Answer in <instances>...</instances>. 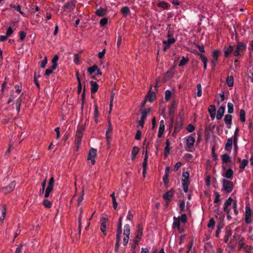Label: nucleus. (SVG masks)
<instances>
[{"instance_id": "f257e3e1", "label": "nucleus", "mask_w": 253, "mask_h": 253, "mask_svg": "<svg viewBox=\"0 0 253 253\" xmlns=\"http://www.w3.org/2000/svg\"><path fill=\"white\" fill-rule=\"evenodd\" d=\"M187 221V217L186 214L182 213L178 217H173L172 228L177 229L179 233L183 232L185 229V224Z\"/></svg>"}, {"instance_id": "f03ea898", "label": "nucleus", "mask_w": 253, "mask_h": 253, "mask_svg": "<svg viewBox=\"0 0 253 253\" xmlns=\"http://www.w3.org/2000/svg\"><path fill=\"white\" fill-rule=\"evenodd\" d=\"M234 211L235 215L238 213L237 209V203L231 198H229L224 203L223 206V210L227 214V218L230 219L231 218L230 214L232 213V210Z\"/></svg>"}, {"instance_id": "7ed1b4c3", "label": "nucleus", "mask_w": 253, "mask_h": 253, "mask_svg": "<svg viewBox=\"0 0 253 253\" xmlns=\"http://www.w3.org/2000/svg\"><path fill=\"white\" fill-rule=\"evenodd\" d=\"M46 181V179H45L44 180V181L42 182V189L40 191V194H43L44 191L45 190L44 197L47 198L49 197L50 192L53 190V189L54 182V180L53 177L52 176L49 179V180L48 182L47 186L46 188H45Z\"/></svg>"}, {"instance_id": "20e7f679", "label": "nucleus", "mask_w": 253, "mask_h": 253, "mask_svg": "<svg viewBox=\"0 0 253 253\" xmlns=\"http://www.w3.org/2000/svg\"><path fill=\"white\" fill-rule=\"evenodd\" d=\"M85 129L84 126H78L77 130L76 138L75 140L76 151H78L80 148V143L82 140V138L83 135L84 131Z\"/></svg>"}, {"instance_id": "39448f33", "label": "nucleus", "mask_w": 253, "mask_h": 253, "mask_svg": "<svg viewBox=\"0 0 253 253\" xmlns=\"http://www.w3.org/2000/svg\"><path fill=\"white\" fill-rule=\"evenodd\" d=\"M123 234L124 236L123 239V244L125 246H126L128 242L130 235V227L128 224H126L124 226Z\"/></svg>"}, {"instance_id": "423d86ee", "label": "nucleus", "mask_w": 253, "mask_h": 253, "mask_svg": "<svg viewBox=\"0 0 253 253\" xmlns=\"http://www.w3.org/2000/svg\"><path fill=\"white\" fill-rule=\"evenodd\" d=\"M223 190L227 193H230L232 191L233 188V182L227 180H222Z\"/></svg>"}, {"instance_id": "0eeeda50", "label": "nucleus", "mask_w": 253, "mask_h": 253, "mask_svg": "<svg viewBox=\"0 0 253 253\" xmlns=\"http://www.w3.org/2000/svg\"><path fill=\"white\" fill-rule=\"evenodd\" d=\"M195 139L194 137L191 136L187 137L186 140V144L187 147V150L188 151H192L194 149L193 146L195 143Z\"/></svg>"}, {"instance_id": "6e6552de", "label": "nucleus", "mask_w": 253, "mask_h": 253, "mask_svg": "<svg viewBox=\"0 0 253 253\" xmlns=\"http://www.w3.org/2000/svg\"><path fill=\"white\" fill-rule=\"evenodd\" d=\"M245 221L247 224H250L252 221V212L249 206L245 208Z\"/></svg>"}, {"instance_id": "1a4fd4ad", "label": "nucleus", "mask_w": 253, "mask_h": 253, "mask_svg": "<svg viewBox=\"0 0 253 253\" xmlns=\"http://www.w3.org/2000/svg\"><path fill=\"white\" fill-rule=\"evenodd\" d=\"M246 48V45L245 43L239 42L237 45L236 50L234 52V55L235 56H237L241 54L242 51L244 50Z\"/></svg>"}, {"instance_id": "9d476101", "label": "nucleus", "mask_w": 253, "mask_h": 253, "mask_svg": "<svg viewBox=\"0 0 253 253\" xmlns=\"http://www.w3.org/2000/svg\"><path fill=\"white\" fill-rule=\"evenodd\" d=\"M97 156V151L95 149L91 148L88 153L87 160L90 161L91 164L94 165L95 163V159Z\"/></svg>"}, {"instance_id": "9b49d317", "label": "nucleus", "mask_w": 253, "mask_h": 253, "mask_svg": "<svg viewBox=\"0 0 253 253\" xmlns=\"http://www.w3.org/2000/svg\"><path fill=\"white\" fill-rule=\"evenodd\" d=\"M15 185L16 183L14 181H13L12 182H11L8 186H6L5 187H3L2 188V192L4 194L9 193L14 189V188L15 187Z\"/></svg>"}, {"instance_id": "f8f14e48", "label": "nucleus", "mask_w": 253, "mask_h": 253, "mask_svg": "<svg viewBox=\"0 0 253 253\" xmlns=\"http://www.w3.org/2000/svg\"><path fill=\"white\" fill-rule=\"evenodd\" d=\"M188 205V202H187V205H186L184 200L181 201L179 204L180 212H185L189 211Z\"/></svg>"}, {"instance_id": "ddd939ff", "label": "nucleus", "mask_w": 253, "mask_h": 253, "mask_svg": "<svg viewBox=\"0 0 253 253\" xmlns=\"http://www.w3.org/2000/svg\"><path fill=\"white\" fill-rule=\"evenodd\" d=\"M165 130V122L164 120H161L160 122V126L159 128V131L158 133V136L159 138H161Z\"/></svg>"}, {"instance_id": "4468645a", "label": "nucleus", "mask_w": 253, "mask_h": 253, "mask_svg": "<svg viewBox=\"0 0 253 253\" xmlns=\"http://www.w3.org/2000/svg\"><path fill=\"white\" fill-rule=\"evenodd\" d=\"M107 221V219L106 218L102 217L101 218L100 230L103 233L104 235H106L107 234L106 231Z\"/></svg>"}, {"instance_id": "2eb2a0df", "label": "nucleus", "mask_w": 253, "mask_h": 253, "mask_svg": "<svg viewBox=\"0 0 253 253\" xmlns=\"http://www.w3.org/2000/svg\"><path fill=\"white\" fill-rule=\"evenodd\" d=\"M219 51L218 50H214L213 52V59L211 61V64L213 68H214L216 64V62L218 60V57L219 55Z\"/></svg>"}, {"instance_id": "dca6fc26", "label": "nucleus", "mask_w": 253, "mask_h": 253, "mask_svg": "<svg viewBox=\"0 0 253 253\" xmlns=\"http://www.w3.org/2000/svg\"><path fill=\"white\" fill-rule=\"evenodd\" d=\"M0 211L1 214L0 216V220L1 221V222L2 223L3 220L5 218L6 211V205L5 204H2L0 206Z\"/></svg>"}, {"instance_id": "f3484780", "label": "nucleus", "mask_w": 253, "mask_h": 253, "mask_svg": "<svg viewBox=\"0 0 253 253\" xmlns=\"http://www.w3.org/2000/svg\"><path fill=\"white\" fill-rule=\"evenodd\" d=\"M152 87L150 89V91L147 94L145 97V101H148L152 102L155 98V93L153 91H151Z\"/></svg>"}, {"instance_id": "a211bd4d", "label": "nucleus", "mask_w": 253, "mask_h": 253, "mask_svg": "<svg viewBox=\"0 0 253 253\" xmlns=\"http://www.w3.org/2000/svg\"><path fill=\"white\" fill-rule=\"evenodd\" d=\"M225 112V107L223 106H221L219 108L217 115H216V119L217 120H220L222 118L223 114Z\"/></svg>"}, {"instance_id": "6ab92c4d", "label": "nucleus", "mask_w": 253, "mask_h": 253, "mask_svg": "<svg viewBox=\"0 0 253 253\" xmlns=\"http://www.w3.org/2000/svg\"><path fill=\"white\" fill-rule=\"evenodd\" d=\"M233 140L232 138H228L226 143L225 149L227 151H231L232 147Z\"/></svg>"}, {"instance_id": "aec40b11", "label": "nucleus", "mask_w": 253, "mask_h": 253, "mask_svg": "<svg viewBox=\"0 0 253 253\" xmlns=\"http://www.w3.org/2000/svg\"><path fill=\"white\" fill-rule=\"evenodd\" d=\"M209 114L211 118H214L215 116V107L214 105H210L208 109Z\"/></svg>"}, {"instance_id": "412c9836", "label": "nucleus", "mask_w": 253, "mask_h": 253, "mask_svg": "<svg viewBox=\"0 0 253 253\" xmlns=\"http://www.w3.org/2000/svg\"><path fill=\"white\" fill-rule=\"evenodd\" d=\"M182 184H189V173L188 172H183L182 173Z\"/></svg>"}, {"instance_id": "4be33fe9", "label": "nucleus", "mask_w": 253, "mask_h": 253, "mask_svg": "<svg viewBox=\"0 0 253 253\" xmlns=\"http://www.w3.org/2000/svg\"><path fill=\"white\" fill-rule=\"evenodd\" d=\"M158 6L164 9H168L170 5L164 1H160L159 2Z\"/></svg>"}, {"instance_id": "5701e85b", "label": "nucleus", "mask_w": 253, "mask_h": 253, "mask_svg": "<svg viewBox=\"0 0 253 253\" xmlns=\"http://www.w3.org/2000/svg\"><path fill=\"white\" fill-rule=\"evenodd\" d=\"M91 84V93H95L98 89V85L97 84L93 81L90 82Z\"/></svg>"}, {"instance_id": "b1692460", "label": "nucleus", "mask_w": 253, "mask_h": 253, "mask_svg": "<svg viewBox=\"0 0 253 253\" xmlns=\"http://www.w3.org/2000/svg\"><path fill=\"white\" fill-rule=\"evenodd\" d=\"M139 151V148L136 146H134L132 148V151H131V159L132 160H134L135 158V156L138 154V152Z\"/></svg>"}, {"instance_id": "393cba45", "label": "nucleus", "mask_w": 253, "mask_h": 253, "mask_svg": "<svg viewBox=\"0 0 253 253\" xmlns=\"http://www.w3.org/2000/svg\"><path fill=\"white\" fill-rule=\"evenodd\" d=\"M173 195V192L172 190H170L167 192L164 195L163 198L165 200H169Z\"/></svg>"}, {"instance_id": "a878e982", "label": "nucleus", "mask_w": 253, "mask_h": 253, "mask_svg": "<svg viewBox=\"0 0 253 253\" xmlns=\"http://www.w3.org/2000/svg\"><path fill=\"white\" fill-rule=\"evenodd\" d=\"M58 59H59L58 56L57 55H54V57H53V58L52 59V65L51 66V68H52V69H55L56 68L57 66V62Z\"/></svg>"}, {"instance_id": "bb28decb", "label": "nucleus", "mask_w": 253, "mask_h": 253, "mask_svg": "<svg viewBox=\"0 0 253 253\" xmlns=\"http://www.w3.org/2000/svg\"><path fill=\"white\" fill-rule=\"evenodd\" d=\"M106 9L103 8H100L96 10V14L99 16H103L105 15Z\"/></svg>"}, {"instance_id": "cd10ccee", "label": "nucleus", "mask_w": 253, "mask_h": 253, "mask_svg": "<svg viewBox=\"0 0 253 253\" xmlns=\"http://www.w3.org/2000/svg\"><path fill=\"white\" fill-rule=\"evenodd\" d=\"M226 84L228 86H233L234 84V79L233 76H228L226 79Z\"/></svg>"}, {"instance_id": "c85d7f7f", "label": "nucleus", "mask_w": 253, "mask_h": 253, "mask_svg": "<svg viewBox=\"0 0 253 253\" xmlns=\"http://www.w3.org/2000/svg\"><path fill=\"white\" fill-rule=\"evenodd\" d=\"M150 111H151V109L150 108H149V109H148L147 110H144L142 112L141 120H143V121H145L148 114L150 112Z\"/></svg>"}, {"instance_id": "c756f323", "label": "nucleus", "mask_w": 253, "mask_h": 253, "mask_svg": "<svg viewBox=\"0 0 253 253\" xmlns=\"http://www.w3.org/2000/svg\"><path fill=\"white\" fill-rule=\"evenodd\" d=\"M201 58V60L202 61V62H203V64H204V68L205 70H206L207 69V62H208V59L203 54H199Z\"/></svg>"}, {"instance_id": "7c9ffc66", "label": "nucleus", "mask_w": 253, "mask_h": 253, "mask_svg": "<svg viewBox=\"0 0 253 253\" xmlns=\"http://www.w3.org/2000/svg\"><path fill=\"white\" fill-rule=\"evenodd\" d=\"M112 128L109 123L106 132V137L108 140L111 137Z\"/></svg>"}, {"instance_id": "2f4dec72", "label": "nucleus", "mask_w": 253, "mask_h": 253, "mask_svg": "<svg viewBox=\"0 0 253 253\" xmlns=\"http://www.w3.org/2000/svg\"><path fill=\"white\" fill-rule=\"evenodd\" d=\"M232 117L231 115H226L224 117L225 123L227 125H230L232 123Z\"/></svg>"}, {"instance_id": "473e14b6", "label": "nucleus", "mask_w": 253, "mask_h": 253, "mask_svg": "<svg viewBox=\"0 0 253 253\" xmlns=\"http://www.w3.org/2000/svg\"><path fill=\"white\" fill-rule=\"evenodd\" d=\"M10 7L14 8L17 11H18L21 14H22L23 16H25V13L21 10V6L20 5H16L15 4H12L10 5Z\"/></svg>"}, {"instance_id": "72a5a7b5", "label": "nucleus", "mask_w": 253, "mask_h": 253, "mask_svg": "<svg viewBox=\"0 0 253 253\" xmlns=\"http://www.w3.org/2000/svg\"><path fill=\"white\" fill-rule=\"evenodd\" d=\"M216 98L218 104L222 102L225 99L224 93H220L218 95L216 96Z\"/></svg>"}, {"instance_id": "f704fd0d", "label": "nucleus", "mask_w": 253, "mask_h": 253, "mask_svg": "<svg viewBox=\"0 0 253 253\" xmlns=\"http://www.w3.org/2000/svg\"><path fill=\"white\" fill-rule=\"evenodd\" d=\"M143 228L141 225L138 226V229L136 236L138 238H141L142 236Z\"/></svg>"}, {"instance_id": "c9c22d12", "label": "nucleus", "mask_w": 253, "mask_h": 253, "mask_svg": "<svg viewBox=\"0 0 253 253\" xmlns=\"http://www.w3.org/2000/svg\"><path fill=\"white\" fill-rule=\"evenodd\" d=\"M233 174V170L231 169H229L227 170L224 176L227 178L230 179L232 177Z\"/></svg>"}, {"instance_id": "e433bc0d", "label": "nucleus", "mask_w": 253, "mask_h": 253, "mask_svg": "<svg viewBox=\"0 0 253 253\" xmlns=\"http://www.w3.org/2000/svg\"><path fill=\"white\" fill-rule=\"evenodd\" d=\"M233 47L232 45H229L228 47L225 50L224 54L226 57L229 56V55L232 52Z\"/></svg>"}, {"instance_id": "4c0bfd02", "label": "nucleus", "mask_w": 253, "mask_h": 253, "mask_svg": "<svg viewBox=\"0 0 253 253\" xmlns=\"http://www.w3.org/2000/svg\"><path fill=\"white\" fill-rule=\"evenodd\" d=\"M97 66L96 65H94L92 66V67H90L87 69V72L89 74H92L95 71L97 70Z\"/></svg>"}, {"instance_id": "58836bf2", "label": "nucleus", "mask_w": 253, "mask_h": 253, "mask_svg": "<svg viewBox=\"0 0 253 253\" xmlns=\"http://www.w3.org/2000/svg\"><path fill=\"white\" fill-rule=\"evenodd\" d=\"M121 11L123 15L125 16L127 15L130 12L129 8L127 6L122 7Z\"/></svg>"}, {"instance_id": "ea45409f", "label": "nucleus", "mask_w": 253, "mask_h": 253, "mask_svg": "<svg viewBox=\"0 0 253 253\" xmlns=\"http://www.w3.org/2000/svg\"><path fill=\"white\" fill-rule=\"evenodd\" d=\"M231 160L230 157L227 154H224L222 156V161L223 163H227Z\"/></svg>"}, {"instance_id": "a19ab883", "label": "nucleus", "mask_w": 253, "mask_h": 253, "mask_svg": "<svg viewBox=\"0 0 253 253\" xmlns=\"http://www.w3.org/2000/svg\"><path fill=\"white\" fill-rule=\"evenodd\" d=\"M240 116L241 121L242 122H245V121H246L245 112L244 110L242 109L240 110Z\"/></svg>"}, {"instance_id": "79ce46f5", "label": "nucleus", "mask_w": 253, "mask_h": 253, "mask_svg": "<svg viewBox=\"0 0 253 253\" xmlns=\"http://www.w3.org/2000/svg\"><path fill=\"white\" fill-rule=\"evenodd\" d=\"M228 107V113L229 114H232L233 112V104L232 103L228 102L227 104Z\"/></svg>"}, {"instance_id": "37998d69", "label": "nucleus", "mask_w": 253, "mask_h": 253, "mask_svg": "<svg viewBox=\"0 0 253 253\" xmlns=\"http://www.w3.org/2000/svg\"><path fill=\"white\" fill-rule=\"evenodd\" d=\"M248 163V160L243 159L241 161V164L240 165V166H239L240 168L241 169H244L245 168V167L247 165Z\"/></svg>"}, {"instance_id": "c03bdc74", "label": "nucleus", "mask_w": 253, "mask_h": 253, "mask_svg": "<svg viewBox=\"0 0 253 253\" xmlns=\"http://www.w3.org/2000/svg\"><path fill=\"white\" fill-rule=\"evenodd\" d=\"M188 60L187 58H186L184 56H183L182 59L179 61V66H182L184 65L188 62Z\"/></svg>"}, {"instance_id": "a18cd8bd", "label": "nucleus", "mask_w": 253, "mask_h": 253, "mask_svg": "<svg viewBox=\"0 0 253 253\" xmlns=\"http://www.w3.org/2000/svg\"><path fill=\"white\" fill-rule=\"evenodd\" d=\"M43 205L45 208H49L51 207V202L47 200H44L43 201Z\"/></svg>"}, {"instance_id": "49530a36", "label": "nucleus", "mask_w": 253, "mask_h": 253, "mask_svg": "<svg viewBox=\"0 0 253 253\" xmlns=\"http://www.w3.org/2000/svg\"><path fill=\"white\" fill-rule=\"evenodd\" d=\"M175 40L174 38H170L168 39L167 41H164L163 42L164 44H167L169 45L170 44L173 43L175 42Z\"/></svg>"}, {"instance_id": "de8ad7c7", "label": "nucleus", "mask_w": 253, "mask_h": 253, "mask_svg": "<svg viewBox=\"0 0 253 253\" xmlns=\"http://www.w3.org/2000/svg\"><path fill=\"white\" fill-rule=\"evenodd\" d=\"M84 188H83L82 195L78 199V206H79L81 204V203L84 199Z\"/></svg>"}, {"instance_id": "09e8293b", "label": "nucleus", "mask_w": 253, "mask_h": 253, "mask_svg": "<svg viewBox=\"0 0 253 253\" xmlns=\"http://www.w3.org/2000/svg\"><path fill=\"white\" fill-rule=\"evenodd\" d=\"M202 94V86L200 84L197 85V95L198 96H201Z\"/></svg>"}, {"instance_id": "8fccbe9b", "label": "nucleus", "mask_w": 253, "mask_h": 253, "mask_svg": "<svg viewBox=\"0 0 253 253\" xmlns=\"http://www.w3.org/2000/svg\"><path fill=\"white\" fill-rule=\"evenodd\" d=\"M171 96V92L170 90H167L165 92V99L167 100H169Z\"/></svg>"}, {"instance_id": "3c124183", "label": "nucleus", "mask_w": 253, "mask_h": 253, "mask_svg": "<svg viewBox=\"0 0 253 253\" xmlns=\"http://www.w3.org/2000/svg\"><path fill=\"white\" fill-rule=\"evenodd\" d=\"M171 148L170 147L166 146L164 149V155L165 157H167L170 152Z\"/></svg>"}, {"instance_id": "603ef678", "label": "nucleus", "mask_w": 253, "mask_h": 253, "mask_svg": "<svg viewBox=\"0 0 253 253\" xmlns=\"http://www.w3.org/2000/svg\"><path fill=\"white\" fill-rule=\"evenodd\" d=\"M195 129V127L191 124H189L187 126V130L189 132H193Z\"/></svg>"}, {"instance_id": "864d4df0", "label": "nucleus", "mask_w": 253, "mask_h": 253, "mask_svg": "<svg viewBox=\"0 0 253 253\" xmlns=\"http://www.w3.org/2000/svg\"><path fill=\"white\" fill-rule=\"evenodd\" d=\"M122 231L119 230H117V237H116V242L119 243L121 240Z\"/></svg>"}, {"instance_id": "5fc2aeb1", "label": "nucleus", "mask_w": 253, "mask_h": 253, "mask_svg": "<svg viewBox=\"0 0 253 253\" xmlns=\"http://www.w3.org/2000/svg\"><path fill=\"white\" fill-rule=\"evenodd\" d=\"M215 225V222L213 220V219H211L209 221V222L208 223V226L209 228H212L214 227Z\"/></svg>"}, {"instance_id": "6e6d98bb", "label": "nucleus", "mask_w": 253, "mask_h": 253, "mask_svg": "<svg viewBox=\"0 0 253 253\" xmlns=\"http://www.w3.org/2000/svg\"><path fill=\"white\" fill-rule=\"evenodd\" d=\"M123 218V216H120L119 218V223L118 227L117 229L118 231H119V230H120V231H122V221Z\"/></svg>"}, {"instance_id": "4d7b16f0", "label": "nucleus", "mask_w": 253, "mask_h": 253, "mask_svg": "<svg viewBox=\"0 0 253 253\" xmlns=\"http://www.w3.org/2000/svg\"><path fill=\"white\" fill-rule=\"evenodd\" d=\"M253 250V247L252 246H250L248 247H247L245 248V252L246 253H253L252 251Z\"/></svg>"}, {"instance_id": "13d9d810", "label": "nucleus", "mask_w": 253, "mask_h": 253, "mask_svg": "<svg viewBox=\"0 0 253 253\" xmlns=\"http://www.w3.org/2000/svg\"><path fill=\"white\" fill-rule=\"evenodd\" d=\"M108 20L107 18H103L100 21V24L101 26L105 25L107 23Z\"/></svg>"}, {"instance_id": "bf43d9fd", "label": "nucleus", "mask_w": 253, "mask_h": 253, "mask_svg": "<svg viewBox=\"0 0 253 253\" xmlns=\"http://www.w3.org/2000/svg\"><path fill=\"white\" fill-rule=\"evenodd\" d=\"M141 132L140 131V130H137L136 134L135 135V139L136 140H139L141 138Z\"/></svg>"}, {"instance_id": "052dcab7", "label": "nucleus", "mask_w": 253, "mask_h": 253, "mask_svg": "<svg viewBox=\"0 0 253 253\" xmlns=\"http://www.w3.org/2000/svg\"><path fill=\"white\" fill-rule=\"evenodd\" d=\"M47 59H46V57H45L43 59V60L41 62V67L42 68H44L46 64H47Z\"/></svg>"}, {"instance_id": "680f3d73", "label": "nucleus", "mask_w": 253, "mask_h": 253, "mask_svg": "<svg viewBox=\"0 0 253 253\" xmlns=\"http://www.w3.org/2000/svg\"><path fill=\"white\" fill-rule=\"evenodd\" d=\"M74 63H75L77 64H80L79 58V56H78V55L77 54H75L74 55Z\"/></svg>"}, {"instance_id": "e2e57ef3", "label": "nucleus", "mask_w": 253, "mask_h": 253, "mask_svg": "<svg viewBox=\"0 0 253 253\" xmlns=\"http://www.w3.org/2000/svg\"><path fill=\"white\" fill-rule=\"evenodd\" d=\"M188 183L182 184L183 189L185 193H187L188 191Z\"/></svg>"}, {"instance_id": "0e129e2a", "label": "nucleus", "mask_w": 253, "mask_h": 253, "mask_svg": "<svg viewBox=\"0 0 253 253\" xmlns=\"http://www.w3.org/2000/svg\"><path fill=\"white\" fill-rule=\"evenodd\" d=\"M133 218V215L130 212V211H128V214L126 216V219L128 220H131Z\"/></svg>"}, {"instance_id": "69168bd1", "label": "nucleus", "mask_w": 253, "mask_h": 253, "mask_svg": "<svg viewBox=\"0 0 253 253\" xmlns=\"http://www.w3.org/2000/svg\"><path fill=\"white\" fill-rule=\"evenodd\" d=\"M26 37V34L23 31H21L20 32V39L21 41H23Z\"/></svg>"}, {"instance_id": "338daca9", "label": "nucleus", "mask_w": 253, "mask_h": 253, "mask_svg": "<svg viewBox=\"0 0 253 253\" xmlns=\"http://www.w3.org/2000/svg\"><path fill=\"white\" fill-rule=\"evenodd\" d=\"M181 162H177L174 166V170L176 171L178 170V169L181 166Z\"/></svg>"}, {"instance_id": "774afa93", "label": "nucleus", "mask_w": 253, "mask_h": 253, "mask_svg": "<svg viewBox=\"0 0 253 253\" xmlns=\"http://www.w3.org/2000/svg\"><path fill=\"white\" fill-rule=\"evenodd\" d=\"M105 54V49H103L102 51L99 52L98 54V57L99 58H102Z\"/></svg>"}]
</instances>
